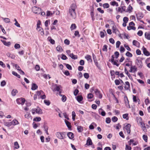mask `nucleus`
<instances>
[{
	"instance_id": "1",
	"label": "nucleus",
	"mask_w": 150,
	"mask_h": 150,
	"mask_svg": "<svg viewBox=\"0 0 150 150\" xmlns=\"http://www.w3.org/2000/svg\"><path fill=\"white\" fill-rule=\"evenodd\" d=\"M76 7V5L74 4H72L70 7L69 11V13L71 16L73 18H75L76 16L75 10Z\"/></svg>"
},
{
	"instance_id": "2",
	"label": "nucleus",
	"mask_w": 150,
	"mask_h": 150,
	"mask_svg": "<svg viewBox=\"0 0 150 150\" xmlns=\"http://www.w3.org/2000/svg\"><path fill=\"white\" fill-rule=\"evenodd\" d=\"M66 135V132H57L56 133L57 137L60 139L65 138Z\"/></svg>"
},
{
	"instance_id": "3",
	"label": "nucleus",
	"mask_w": 150,
	"mask_h": 150,
	"mask_svg": "<svg viewBox=\"0 0 150 150\" xmlns=\"http://www.w3.org/2000/svg\"><path fill=\"white\" fill-rule=\"evenodd\" d=\"M32 11L35 13L39 14L41 12V9L36 6H34L32 7Z\"/></svg>"
},
{
	"instance_id": "4",
	"label": "nucleus",
	"mask_w": 150,
	"mask_h": 150,
	"mask_svg": "<svg viewBox=\"0 0 150 150\" xmlns=\"http://www.w3.org/2000/svg\"><path fill=\"white\" fill-rule=\"evenodd\" d=\"M16 101L17 104H21L22 105H23L25 101V99L23 98H18L16 100Z\"/></svg>"
},
{
	"instance_id": "5",
	"label": "nucleus",
	"mask_w": 150,
	"mask_h": 150,
	"mask_svg": "<svg viewBox=\"0 0 150 150\" xmlns=\"http://www.w3.org/2000/svg\"><path fill=\"white\" fill-rule=\"evenodd\" d=\"M95 93L96 96L99 98H101L102 97V95L100 93V91L98 89H96L95 90Z\"/></svg>"
},
{
	"instance_id": "6",
	"label": "nucleus",
	"mask_w": 150,
	"mask_h": 150,
	"mask_svg": "<svg viewBox=\"0 0 150 150\" xmlns=\"http://www.w3.org/2000/svg\"><path fill=\"white\" fill-rule=\"evenodd\" d=\"M136 16L137 20L139 21H140V20L142 19L144 17L143 14L141 12L138 13L137 14H136Z\"/></svg>"
},
{
	"instance_id": "7",
	"label": "nucleus",
	"mask_w": 150,
	"mask_h": 150,
	"mask_svg": "<svg viewBox=\"0 0 150 150\" xmlns=\"http://www.w3.org/2000/svg\"><path fill=\"white\" fill-rule=\"evenodd\" d=\"M131 125L130 124H128L125 126V128L127 131V132L128 134H129L130 132V127Z\"/></svg>"
},
{
	"instance_id": "8",
	"label": "nucleus",
	"mask_w": 150,
	"mask_h": 150,
	"mask_svg": "<svg viewBox=\"0 0 150 150\" xmlns=\"http://www.w3.org/2000/svg\"><path fill=\"white\" fill-rule=\"evenodd\" d=\"M136 63L138 66L139 68H141L142 66V61L137 59L136 60Z\"/></svg>"
},
{
	"instance_id": "9",
	"label": "nucleus",
	"mask_w": 150,
	"mask_h": 150,
	"mask_svg": "<svg viewBox=\"0 0 150 150\" xmlns=\"http://www.w3.org/2000/svg\"><path fill=\"white\" fill-rule=\"evenodd\" d=\"M143 50L144 54L146 56H149L150 55V54L149 52L148 51L146 48L144 47V46L143 47Z\"/></svg>"
},
{
	"instance_id": "10",
	"label": "nucleus",
	"mask_w": 150,
	"mask_h": 150,
	"mask_svg": "<svg viewBox=\"0 0 150 150\" xmlns=\"http://www.w3.org/2000/svg\"><path fill=\"white\" fill-rule=\"evenodd\" d=\"M65 123L67 126V127L69 129H71V123L70 122L66 120V119L64 120Z\"/></svg>"
},
{
	"instance_id": "11",
	"label": "nucleus",
	"mask_w": 150,
	"mask_h": 150,
	"mask_svg": "<svg viewBox=\"0 0 150 150\" xmlns=\"http://www.w3.org/2000/svg\"><path fill=\"white\" fill-rule=\"evenodd\" d=\"M133 45L138 47H139L140 46V43L138 41L136 40H134L132 42Z\"/></svg>"
},
{
	"instance_id": "12",
	"label": "nucleus",
	"mask_w": 150,
	"mask_h": 150,
	"mask_svg": "<svg viewBox=\"0 0 150 150\" xmlns=\"http://www.w3.org/2000/svg\"><path fill=\"white\" fill-rule=\"evenodd\" d=\"M92 142L91 139L90 137H88L87 141L86 144L88 146L92 145Z\"/></svg>"
},
{
	"instance_id": "13",
	"label": "nucleus",
	"mask_w": 150,
	"mask_h": 150,
	"mask_svg": "<svg viewBox=\"0 0 150 150\" xmlns=\"http://www.w3.org/2000/svg\"><path fill=\"white\" fill-rule=\"evenodd\" d=\"M67 136L70 139H73L74 137V134L71 132H68L67 134Z\"/></svg>"
},
{
	"instance_id": "14",
	"label": "nucleus",
	"mask_w": 150,
	"mask_h": 150,
	"mask_svg": "<svg viewBox=\"0 0 150 150\" xmlns=\"http://www.w3.org/2000/svg\"><path fill=\"white\" fill-rule=\"evenodd\" d=\"M85 58L88 61H89L90 62H92V60L91 59V57L89 55H86L85 56Z\"/></svg>"
},
{
	"instance_id": "15",
	"label": "nucleus",
	"mask_w": 150,
	"mask_h": 150,
	"mask_svg": "<svg viewBox=\"0 0 150 150\" xmlns=\"http://www.w3.org/2000/svg\"><path fill=\"white\" fill-rule=\"evenodd\" d=\"M38 88V86L35 83H33L32 84L31 89L32 90H35L37 89Z\"/></svg>"
},
{
	"instance_id": "16",
	"label": "nucleus",
	"mask_w": 150,
	"mask_h": 150,
	"mask_svg": "<svg viewBox=\"0 0 150 150\" xmlns=\"http://www.w3.org/2000/svg\"><path fill=\"white\" fill-rule=\"evenodd\" d=\"M55 86H56V88H54V90L56 91H59L60 90H61L60 89V88H62V87L60 85H57V84L54 85Z\"/></svg>"
},
{
	"instance_id": "17",
	"label": "nucleus",
	"mask_w": 150,
	"mask_h": 150,
	"mask_svg": "<svg viewBox=\"0 0 150 150\" xmlns=\"http://www.w3.org/2000/svg\"><path fill=\"white\" fill-rule=\"evenodd\" d=\"M35 110L36 113L41 114L42 113V110L40 108L38 107L37 108H35Z\"/></svg>"
},
{
	"instance_id": "18",
	"label": "nucleus",
	"mask_w": 150,
	"mask_h": 150,
	"mask_svg": "<svg viewBox=\"0 0 150 150\" xmlns=\"http://www.w3.org/2000/svg\"><path fill=\"white\" fill-rule=\"evenodd\" d=\"M47 40L51 44L53 45L55 44V41L53 39H52L51 37H48Z\"/></svg>"
},
{
	"instance_id": "19",
	"label": "nucleus",
	"mask_w": 150,
	"mask_h": 150,
	"mask_svg": "<svg viewBox=\"0 0 150 150\" xmlns=\"http://www.w3.org/2000/svg\"><path fill=\"white\" fill-rule=\"evenodd\" d=\"M132 7L130 5H129L128 6V8L125 12H128L129 13H131L132 12Z\"/></svg>"
},
{
	"instance_id": "20",
	"label": "nucleus",
	"mask_w": 150,
	"mask_h": 150,
	"mask_svg": "<svg viewBox=\"0 0 150 150\" xmlns=\"http://www.w3.org/2000/svg\"><path fill=\"white\" fill-rule=\"evenodd\" d=\"M18 93V91L16 89H13L11 91V95L14 96H15L16 94Z\"/></svg>"
},
{
	"instance_id": "21",
	"label": "nucleus",
	"mask_w": 150,
	"mask_h": 150,
	"mask_svg": "<svg viewBox=\"0 0 150 150\" xmlns=\"http://www.w3.org/2000/svg\"><path fill=\"white\" fill-rule=\"evenodd\" d=\"M69 56L72 59H77L78 57L77 55L74 54L73 53L70 54Z\"/></svg>"
},
{
	"instance_id": "22",
	"label": "nucleus",
	"mask_w": 150,
	"mask_h": 150,
	"mask_svg": "<svg viewBox=\"0 0 150 150\" xmlns=\"http://www.w3.org/2000/svg\"><path fill=\"white\" fill-rule=\"evenodd\" d=\"M83 99V97L81 96H78L76 97V100L79 102H80L82 101Z\"/></svg>"
},
{
	"instance_id": "23",
	"label": "nucleus",
	"mask_w": 150,
	"mask_h": 150,
	"mask_svg": "<svg viewBox=\"0 0 150 150\" xmlns=\"http://www.w3.org/2000/svg\"><path fill=\"white\" fill-rule=\"evenodd\" d=\"M145 38L148 40H150V33L146 32L145 33Z\"/></svg>"
},
{
	"instance_id": "24",
	"label": "nucleus",
	"mask_w": 150,
	"mask_h": 150,
	"mask_svg": "<svg viewBox=\"0 0 150 150\" xmlns=\"http://www.w3.org/2000/svg\"><path fill=\"white\" fill-rule=\"evenodd\" d=\"M3 42L4 45L6 46H9L11 44V43L10 42H6V41L4 40H1Z\"/></svg>"
},
{
	"instance_id": "25",
	"label": "nucleus",
	"mask_w": 150,
	"mask_h": 150,
	"mask_svg": "<svg viewBox=\"0 0 150 150\" xmlns=\"http://www.w3.org/2000/svg\"><path fill=\"white\" fill-rule=\"evenodd\" d=\"M6 54L8 57L11 58L13 59L15 58V56L14 54H11L9 53H8Z\"/></svg>"
},
{
	"instance_id": "26",
	"label": "nucleus",
	"mask_w": 150,
	"mask_h": 150,
	"mask_svg": "<svg viewBox=\"0 0 150 150\" xmlns=\"http://www.w3.org/2000/svg\"><path fill=\"white\" fill-rule=\"evenodd\" d=\"M141 125V127L142 128V129L143 130L145 131V130H146V127L145 126V124L144 123H143V122H142V123H140Z\"/></svg>"
},
{
	"instance_id": "27",
	"label": "nucleus",
	"mask_w": 150,
	"mask_h": 150,
	"mask_svg": "<svg viewBox=\"0 0 150 150\" xmlns=\"http://www.w3.org/2000/svg\"><path fill=\"white\" fill-rule=\"evenodd\" d=\"M36 93L38 97L41 96L42 95H43L44 94V92L42 90H40V91H37Z\"/></svg>"
},
{
	"instance_id": "28",
	"label": "nucleus",
	"mask_w": 150,
	"mask_h": 150,
	"mask_svg": "<svg viewBox=\"0 0 150 150\" xmlns=\"http://www.w3.org/2000/svg\"><path fill=\"white\" fill-rule=\"evenodd\" d=\"M12 125H16L19 124V123L18 121L16 119L13 120L12 122Z\"/></svg>"
},
{
	"instance_id": "29",
	"label": "nucleus",
	"mask_w": 150,
	"mask_h": 150,
	"mask_svg": "<svg viewBox=\"0 0 150 150\" xmlns=\"http://www.w3.org/2000/svg\"><path fill=\"white\" fill-rule=\"evenodd\" d=\"M56 49L57 50L58 52H62L63 51V49L61 47V46L60 45H58L56 47Z\"/></svg>"
},
{
	"instance_id": "30",
	"label": "nucleus",
	"mask_w": 150,
	"mask_h": 150,
	"mask_svg": "<svg viewBox=\"0 0 150 150\" xmlns=\"http://www.w3.org/2000/svg\"><path fill=\"white\" fill-rule=\"evenodd\" d=\"M24 116L25 118L27 119H29L30 117L31 119H32V116L30 115V114L28 112H27V114H25Z\"/></svg>"
},
{
	"instance_id": "31",
	"label": "nucleus",
	"mask_w": 150,
	"mask_h": 150,
	"mask_svg": "<svg viewBox=\"0 0 150 150\" xmlns=\"http://www.w3.org/2000/svg\"><path fill=\"white\" fill-rule=\"evenodd\" d=\"M43 127L45 133L47 134L48 135L49 133L48 132V127L46 125H44Z\"/></svg>"
},
{
	"instance_id": "32",
	"label": "nucleus",
	"mask_w": 150,
	"mask_h": 150,
	"mask_svg": "<svg viewBox=\"0 0 150 150\" xmlns=\"http://www.w3.org/2000/svg\"><path fill=\"white\" fill-rule=\"evenodd\" d=\"M77 129L79 132H81L83 130V127L81 126H78Z\"/></svg>"
},
{
	"instance_id": "33",
	"label": "nucleus",
	"mask_w": 150,
	"mask_h": 150,
	"mask_svg": "<svg viewBox=\"0 0 150 150\" xmlns=\"http://www.w3.org/2000/svg\"><path fill=\"white\" fill-rule=\"evenodd\" d=\"M64 64L66 66V67L67 68V69L70 70H72V68L71 67V66L70 65L68 64H67L66 63H64Z\"/></svg>"
},
{
	"instance_id": "34",
	"label": "nucleus",
	"mask_w": 150,
	"mask_h": 150,
	"mask_svg": "<svg viewBox=\"0 0 150 150\" xmlns=\"http://www.w3.org/2000/svg\"><path fill=\"white\" fill-rule=\"evenodd\" d=\"M110 4L113 6L115 5L116 6H118V3L115 1H112L110 2Z\"/></svg>"
},
{
	"instance_id": "35",
	"label": "nucleus",
	"mask_w": 150,
	"mask_h": 150,
	"mask_svg": "<svg viewBox=\"0 0 150 150\" xmlns=\"http://www.w3.org/2000/svg\"><path fill=\"white\" fill-rule=\"evenodd\" d=\"M4 125L7 127H10L12 125V124L11 122H7L4 123Z\"/></svg>"
},
{
	"instance_id": "36",
	"label": "nucleus",
	"mask_w": 150,
	"mask_h": 150,
	"mask_svg": "<svg viewBox=\"0 0 150 150\" xmlns=\"http://www.w3.org/2000/svg\"><path fill=\"white\" fill-rule=\"evenodd\" d=\"M33 120L34 121L39 122L41 120V118L39 117H36L33 119Z\"/></svg>"
},
{
	"instance_id": "37",
	"label": "nucleus",
	"mask_w": 150,
	"mask_h": 150,
	"mask_svg": "<svg viewBox=\"0 0 150 150\" xmlns=\"http://www.w3.org/2000/svg\"><path fill=\"white\" fill-rule=\"evenodd\" d=\"M91 16L92 18L93 21H94L95 20V18L94 17L93 11H92L91 12Z\"/></svg>"
},
{
	"instance_id": "38",
	"label": "nucleus",
	"mask_w": 150,
	"mask_h": 150,
	"mask_svg": "<svg viewBox=\"0 0 150 150\" xmlns=\"http://www.w3.org/2000/svg\"><path fill=\"white\" fill-rule=\"evenodd\" d=\"M14 145L15 146V148L16 149H18L19 147V146L18 144V142H16L14 143Z\"/></svg>"
},
{
	"instance_id": "39",
	"label": "nucleus",
	"mask_w": 150,
	"mask_h": 150,
	"mask_svg": "<svg viewBox=\"0 0 150 150\" xmlns=\"http://www.w3.org/2000/svg\"><path fill=\"white\" fill-rule=\"evenodd\" d=\"M72 119L73 121L75 120V117L76 116V113L74 111H73L72 112Z\"/></svg>"
},
{
	"instance_id": "40",
	"label": "nucleus",
	"mask_w": 150,
	"mask_h": 150,
	"mask_svg": "<svg viewBox=\"0 0 150 150\" xmlns=\"http://www.w3.org/2000/svg\"><path fill=\"white\" fill-rule=\"evenodd\" d=\"M127 29L128 30H130L131 29L135 30L136 29V28L134 26H128L127 27Z\"/></svg>"
},
{
	"instance_id": "41",
	"label": "nucleus",
	"mask_w": 150,
	"mask_h": 150,
	"mask_svg": "<svg viewBox=\"0 0 150 150\" xmlns=\"http://www.w3.org/2000/svg\"><path fill=\"white\" fill-rule=\"evenodd\" d=\"M76 27V25L75 24H72L70 27V29L71 30H72L75 29Z\"/></svg>"
},
{
	"instance_id": "42",
	"label": "nucleus",
	"mask_w": 150,
	"mask_h": 150,
	"mask_svg": "<svg viewBox=\"0 0 150 150\" xmlns=\"http://www.w3.org/2000/svg\"><path fill=\"white\" fill-rule=\"evenodd\" d=\"M137 121L138 123H142V119L141 117H139L137 118Z\"/></svg>"
},
{
	"instance_id": "43",
	"label": "nucleus",
	"mask_w": 150,
	"mask_h": 150,
	"mask_svg": "<svg viewBox=\"0 0 150 150\" xmlns=\"http://www.w3.org/2000/svg\"><path fill=\"white\" fill-rule=\"evenodd\" d=\"M132 69L133 70V72H135L137 71V68L135 66H131V67Z\"/></svg>"
},
{
	"instance_id": "44",
	"label": "nucleus",
	"mask_w": 150,
	"mask_h": 150,
	"mask_svg": "<svg viewBox=\"0 0 150 150\" xmlns=\"http://www.w3.org/2000/svg\"><path fill=\"white\" fill-rule=\"evenodd\" d=\"M4 21L6 23H9L10 22V20L9 18H2Z\"/></svg>"
},
{
	"instance_id": "45",
	"label": "nucleus",
	"mask_w": 150,
	"mask_h": 150,
	"mask_svg": "<svg viewBox=\"0 0 150 150\" xmlns=\"http://www.w3.org/2000/svg\"><path fill=\"white\" fill-rule=\"evenodd\" d=\"M128 114H125L123 115V118L124 119H126V120H128L129 119V118L128 117Z\"/></svg>"
},
{
	"instance_id": "46",
	"label": "nucleus",
	"mask_w": 150,
	"mask_h": 150,
	"mask_svg": "<svg viewBox=\"0 0 150 150\" xmlns=\"http://www.w3.org/2000/svg\"><path fill=\"white\" fill-rule=\"evenodd\" d=\"M125 84L127 86H128L127 87H125V88L126 90H128L129 88L130 87V84L129 82L128 81H126L125 82Z\"/></svg>"
},
{
	"instance_id": "47",
	"label": "nucleus",
	"mask_w": 150,
	"mask_h": 150,
	"mask_svg": "<svg viewBox=\"0 0 150 150\" xmlns=\"http://www.w3.org/2000/svg\"><path fill=\"white\" fill-rule=\"evenodd\" d=\"M108 46L106 45H104L103 47L102 50L103 51L107 52V51Z\"/></svg>"
},
{
	"instance_id": "48",
	"label": "nucleus",
	"mask_w": 150,
	"mask_h": 150,
	"mask_svg": "<svg viewBox=\"0 0 150 150\" xmlns=\"http://www.w3.org/2000/svg\"><path fill=\"white\" fill-rule=\"evenodd\" d=\"M12 74H13L14 75L16 76L18 78H20L21 76L19 74H18L15 71H12Z\"/></svg>"
},
{
	"instance_id": "49",
	"label": "nucleus",
	"mask_w": 150,
	"mask_h": 150,
	"mask_svg": "<svg viewBox=\"0 0 150 150\" xmlns=\"http://www.w3.org/2000/svg\"><path fill=\"white\" fill-rule=\"evenodd\" d=\"M125 55L126 56L129 57H131L132 56V54L128 51L127 52Z\"/></svg>"
},
{
	"instance_id": "50",
	"label": "nucleus",
	"mask_w": 150,
	"mask_h": 150,
	"mask_svg": "<svg viewBox=\"0 0 150 150\" xmlns=\"http://www.w3.org/2000/svg\"><path fill=\"white\" fill-rule=\"evenodd\" d=\"M62 100L63 102H65L67 100V97L64 95H63L62 96Z\"/></svg>"
},
{
	"instance_id": "51",
	"label": "nucleus",
	"mask_w": 150,
	"mask_h": 150,
	"mask_svg": "<svg viewBox=\"0 0 150 150\" xmlns=\"http://www.w3.org/2000/svg\"><path fill=\"white\" fill-rule=\"evenodd\" d=\"M112 120L113 122H115L117 121L118 118L117 117L114 116L112 118Z\"/></svg>"
},
{
	"instance_id": "52",
	"label": "nucleus",
	"mask_w": 150,
	"mask_h": 150,
	"mask_svg": "<svg viewBox=\"0 0 150 150\" xmlns=\"http://www.w3.org/2000/svg\"><path fill=\"white\" fill-rule=\"evenodd\" d=\"M83 76L85 78L87 79H88L89 77V74L86 73H85L84 74Z\"/></svg>"
},
{
	"instance_id": "53",
	"label": "nucleus",
	"mask_w": 150,
	"mask_h": 150,
	"mask_svg": "<svg viewBox=\"0 0 150 150\" xmlns=\"http://www.w3.org/2000/svg\"><path fill=\"white\" fill-rule=\"evenodd\" d=\"M143 139L146 142H147L148 137L146 135H143Z\"/></svg>"
},
{
	"instance_id": "54",
	"label": "nucleus",
	"mask_w": 150,
	"mask_h": 150,
	"mask_svg": "<svg viewBox=\"0 0 150 150\" xmlns=\"http://www.w3.org/2000/svg\"><path fill=\"white\" fill-rule=\"evenodd\" d=\"M44 103L46 105L48 106L50 104V101L46 100H44Z\"/></svg>"
},
{
	"instance_id": "55",
	"label": "nucleus",
	"mask_w": 150,
	"mask_h": 150,
	"mask_svg": "<svg viewBox=\"0 0 150 150\" xmlns=\"http://www.w3.org/2000/svg\"><path fill=\"white\" fill-rule=\"evenodd\" d=\"M103 6L104 8H108L109 7V5L108 3H105L103 4Z\"/></svg>"
},
{
	"instance_id": "56",
	"label": "nucleus",
	"mask_w": 150,
	"mask_h": 150,
	"mask_svg": "<svg viewBox=\"0 0 150 150\" xmlns=\"http://www.w3.org/2000/svg\"><path fill=\"white\" fill-rule=\"evenodd\" d=\"M106 122L107 124H109L111 121V120L110 117H107L106 119Z\"/></svg>"
},
{
	"instance_id": "57",
	"label": "nucleus",
	"mask_w": 150,
	"mask_h": 150,
	"mask_svg": "<svg viewBox=\"0 0 150 150\" xmlns=\"http://www.w3.org/2000/svg\"><path fill=\"white\" fill-rule=\"evenodd\" d=\"M97 10L99 12L101 13H104V10H102L101 8H98L97 9Z\"/></svg>"
},
{
	"instance_id": "58",
	"label": "nucleus",
	"mask_w": 150,
	"mask_h": 150,
	"mask_svg": "<svg viewBox=\"0 0 150 150\" xmlns=\"http://www.w3.org/2000/svg\"><path fill=\"white\" fill-rule=\"evenodd\" d=\"M6 82L5 81L3 80L1 82V86H4L6 85Z\"/></svg>"
},
{
	"instance_id": "59",
	"label": "nucleus",
	"mask_w": 150,
	"mask_h": 150,
	"mask_svg": "<svg viewBox=\"0 0 150 150\" xmlns=\"http://www.w3.org/2000/svg\"><path fill=\"white\" fill-rule=\"evenodd\" d=\"M79 92V91L78 89H75L74 92V95L75 96H77V95L78 94Z\"/></svg>"
},
{
	"instance_id": "60",
	"label": "nucleus",
	"mask_w": 150,
	"mask_h": 150,
	"mask_svg": "<svg viewBox=\"0 0 150 150\" xmlns=\"http://www.w3.org/2000/svg\"><path fill=\"white\" fill-rule=\"evenodd\" d=\"M92 57L95 63H96V62H97V59L95 55L93 53L92 54Z\"/></svg>"
},
{
	"instance_id": "61",
	"label": "nucleus",
	"mask_w": 150,
	"mask_h": 150,
	"mask_svg": "<svg viewBox=\"0 0 150 150\" xmlns=\"http://www.w3.org/2000/svg\"><path fill=\"white\" fill-rule=\"evenodd\" d=\"M20 47V44L17 43L15 44L14 45V48L16 49H18Z\"/></svg>"
},
{
	"instance_id": "62",
	"label": "nucleus",
	"mask_w": 150,
	"mask_h": 150,
	"mask_svg": "<svg viewBox=\"0 0 150 150\" xmlns=\"http://www.w3.org/2000/svg\"><path fill=\"white\" fill-rule=\"evenodd\" d=\"M115 82L116 85H119L120 83V82L118 79L115 80Z\"/></svg>"
},
{
	"instance_id": "63",
	"label": "nucleus",
	"mask_w": 150,
	"mask_h": 150,
	"mask_svg": "<svg viewBox=\"0 0 150 150\" xmlns=\"http://www.w3.org/2000/svg\"><path fill=\"white\" fill-rule=\"evenodd\" d=\"M93 96V95L92 93H89L88 94L87 97L88 98L91 99L92 98Z\"/></svg>"
},
{
	"instance_id": "64",
	"label": "nucleus",
	"mask_w": 150,
	"mask_h": 150,
	"mask_svg": "<svg viewBox=\"0 0 150 150\" xmlns=\"http://www.w3.org/2000/svg\"><path fill=\"white\" fill-rule=\"evenodd\" d=\"M132 148L131 146H129L127 145H126V150H131Z\"/></svg>"
}]
</instances>
